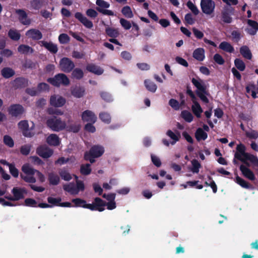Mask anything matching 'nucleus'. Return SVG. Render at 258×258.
Wrapping results in <instances>:
<instances>
[{"instance_id": "1", "label": "nucleus", "mask_w": 258, "mask_h": 258, "mask_svg": "<svg viewBox=\"0 0 258 258\" xmlns=\"http://www.w3.org/2000/svg\"><path fill=\"white\" fill-rule=\"evenodd\" d=\"M191 83L197 88L195 91L196 95L200 98V99L205 103H208L209 100L207 97V95L209 94L207 90V87L203 80L199 78L197 80L194 78L191 79Z\"/></svg>"}, {"instance_id": "2", "label": "nucleus", "mask_w": 258, "mask_h": 258, "mask_svg": "<svg viewBox=\"0 0 258 258\" xmlns=\"http://www.w3.org/2000/svg\"><path fill=\"white\" fill-rule=\"evenodd\" d=\"M104 152V148L100 145L93 146L89 151H86L84 153V159L86 161H89L91 164L95 162V158L100 157Z\"/></svg>"}, {"instance_id": "3", "label": "nucleus", "mask_w": 258, "mask_h": 258, "mask_svg": "<svg viewBox=\"0 0 258 258\" xmlns=\"http://www.w3.org/2000/svg\"><path fill=\"white\" fill-rule=\"evenodd\" d=\"M186 93L190 97L191 100L193 103L191 106V110L193 113L197 118H200L201 117V113L203 112V110L197 101L198 99L197 97L191 90V87L189 85H187L186 87Z\"/></svg>"}, {"instance_id": "4", "label": "nucleus", "mask_w": 258, "mask_h": 258, "mask_svg": "<svg viewBox=\"0 0 258 258\" xmlns=\"http://www.w3.org/2000/svg\"><path fill=\"white\" fill-rule=\"evenodd\" d=\"M47 81L56 87H59L61 85L68 86L70 84V79L66 74L63 73H59L52 78H48Z\"/></svg>"}, {"instance_id": "5", "label": "nucleus", "mask_w": 258, "mask_h": 258, "mask_svg": "<svg viewBox=\"0 0 258 258\" xmlns=\"http://www.w3.org/2000/svg\"><path fill=\"white\" fill-rule=\"evenodd\" d=\"M47 126L54 132H59L64 130L66 127V123L61 120L60 118L53 116L46 120Z\"/></svg>"}, {"instance_id": "6", "label": "nucleus", "mask_w": 258, "mask_h": 258, "mask_svg": "<svg viewBox=\"0 0 258 258\" xmlns=\"http://www.w3.org/2000/svg\"><path fill=\"white\" fill-rule=\"evenodd\" d=\"M95 202V211H98L99 212H102L105 210V206H107V209L109 210L114 209L116 206L115 201L108 202V203L105 202L101 198L97 197L94 199Z\"/></svg>"}, {"instance_id": "7", "label": "nucleus", "mask_w": 258, "mask_h": 258, "mask_svg": "<svg viewBox=\"0 0 258 258\" xmlns=\"http://www.w3.org/2000/svg\"><path fill=\"white\" fill-rule=\"evenodd\" d=\"M234 8L229 6H224L221 11V21L224 23H231L232 22V15H234Z\"/></svg>"}, {"instance_id": "8", "label": "nucleus", "mask_w": 258, "mask_h": 258, "mask_svg": "<svg viewBox=\"0 0 258 258\" xmlns=\"http://www.w3.org/2000/svg\"><path fill=\"white\" fill-rule=\"evenodd\" d=\"M75 67L74 62L68 57H64L61 58L59 61V68L64 73H71Z\"/></svg>"}, {"instance_id": "9", "label": "nucleus", "mask_w": 258, "mask_h": 258, "mask_svg": "<svg viewBox=\"0 0 258 258\" xmlns=\"http://www.w3.org/2000/svg\"><path fill=\"white\" fill-rule=\"evenodd\" d=\"M96 4L97 5L96 10L99 13L104 15L114 16V14L113 11L107 10L110 7V4L108 2L104 0H96Z\"/></svg>"}, {"instance_id": "10", "label": "nucleus", "mask_w": 258, "mask_h": 258, "mask_svg": "<svg viewBox=\"0 0 258 258\" xmlns=\"http://www.w3.org/2000/svg\"><path fill=\"white\" fill-rule=\"evenodd\" d=\"M8 111L12 116L17 117L24 113L25 109L22 105L19 104H14L10 106Z\"/></svg>"}, {"instance_id": "11", "label": "nucleus", "mask_w": 258, "mask_h": 258, "mask_svg": "<svg viewBox=\"0 0 258 258\" xmlns=\"http://www.w3.org/2000/svg\"><path fill=\"white\" fill-rule=\"evenodd\" d=\"M201 7L204 13L209 15L214 12L215 4L212 0H201Z\"/></svg>"}, {"instance_id": "12", "label": "nucleus", "mask_w": 258, "mask_h": 258, "mask_svg": "<svg viewBox=\"0 0 258 258\" xmlns=\"http://www.w3.org/2000/svg\"><path fill=\"white\" fill-rule=\"evenodd\" d=\"M72 202L75 204L76 207H82L88 209L91 211H95V202L91 204H87L86 201L80 198H76L72 200Z\"/></svg>"}, {"instance_id": "13", "label": "nucleus", "mask_w": 258, "mask_h": 258, "mask_svg": "<svg viewBox=\"0 0 258 258\" xmlns=\"http://www.w3.org/2000/svg\"><path fill=\"white\" fill-rule=\"evenodd\" d=\"M36 153L42 158L46 159L52 155L53 151L46 146H40L36 149Z\"/></svg>"}, {"instance_id": "14", "label": "nucleus", "mask_w": 258, "mask_h": 258, "mask_svg": "<svg viewBox=\"0 0 258 258\" xmlns=\"http://www.w3.org/2000/svg\"><path fill=\"white\" fill-rule=\"evenodd\" d=\"M16 13L18 16V19L20 22L24 25H29L31 24V21L28 18L26 12L23 9H17Z\"/></svg>"}, {"instance_id": "15", "label": "nucleus", "mask_w": 258, "mask_h": 258, "mask_svg": "<svg viewBox=\"0 0 258 258\" xmlns=\"http://www.w3.org/2000/svg\"><path fill=\"white\" fill-rule=\"evenodd\" d=\"M75 17L86 28L91 29L93 27L92 22L84 16L81 12H76L75 14Z\"/></svg>"}, {"instance_id": "16", "label": "nucleus", "mask_w": 258, "mask_h": 258, "mask_svg": "<svg viewBox=\"0 0 258 258\" xmlns=\"http://www.w3.org/2000/svg\"><path fill=\"white\" fill-rule=\"evenodd\" d=\"M18 127L22 131L24 136L27 138H31L33 136V134L29 131V124L26 120L20 121L18 124Z\"/></svg>"}, {"instance_id": "17", "label": "nucleus", "mask_w": 258, "mask_h": 258, "mask_svg": "<svg viewBox=\"0 0 258 258\" xmlns=\"http://www.w3.org/2000/svg\"><path fill=\"white\" fill-rule=\"evenodd\" d=\"M97 116L95 113L91 110H86L82 114V119L83 121L94 123L97 120Z\"/></svg>"}, {"instance_id": "18", "label": "nucleus", "mask_w": 258, "mask_h": 258, "mask_svg": "<svg viewBox=\"0 0 258 258\" xmlns=\"http://www.w3.org/2000/svg\"><path fill=\"white\" fill-rule=\"evenodd\" d=\"M66 102V100L62 96H57L55 95H52L50 98V105L55 107L63 106Z\"/></svg>"}, {"instance_id": "19", "label": "nucleus", "mask_w": 258, "mask_h": 258, "mask_svg": "<svg viewBox=\"0 0 258 258\" xmlns=\"http://www.w3.org/2000/svg\"><path fill=\"white\" fill-rule=\"evenodd\" d=\"M26 35L33 40H39L42 39V34L38 29H30L26 32Z\"/></svg>"}, {"instance_id": "20", "label": "nucleus", "mask_w": 258, "mask_h": 258, "mask_svg": "<svg viewBox=\"0 0 258 258\" xmlns=\"http://www.w3.org/2000/svg\"><path fill=\"white\" fill-rule=\"evenodd\" d=\"M242 175L247 179L253 181L255 179V176L253 172L248 167L244 165H241L239 167Z\"/></svg>"}, {"instance_id": "21", "label": "nucleus", "mask_w": 258, "mask_h": 258, "mask_svg": "<svg viewBox=\"0 0 258 258\" xmlns=\"http://www.w3.org/2000/svg\"><path fill=\"white\" fill-rule=\"evenodd\" d=\"M71 94L75 98L83 97L85 94V89L83 86H75L71 89Z\"/></svg>"}, {"instance_id": "22", "label": "nucleus", "mask_w": 258, "mask_h": 258, "mask_svg": "<svg viewBox=\"0 0 258 258\" xmlns=\"http://www.w3.org/2000/svg\"><path fill=\"white\" fill-rule=\"evenodd\" d=\"M26 192L24 188L14 187L12 190L15 201H18L24 198V194Z\"/></svg>"}, {"instance_id": "23", "label": "nucleus", "mask_w": 258, "mask_h": 258, "mask_svg": "<svg viewBox=\"0 0 258 258\" xmlns=\"http://www.w3.org/2000/svg\"><path fill=\"white\" fill-rule=\"evenodd\" d=\"M28 85V80L23 77H18L14 80V86L16 89H21Z\"/></svg>"}, {"instance_id": "24", "label": "nucleus", "mask_w": 258, "mask_h": 258, "mask_svg": "<svg viewBox=\"0 0 258 258\" xmlns=\"http://www.w3.org/2000/svg\"><path fill=\"white\" fill-rule=\"evenodd\" d=\"M41 45L44 47L51 53L55 54L58 51V47L56 44L53 43L51 42H47L45 41H40Z\"/></svg>"}, {"instance_id": "25", "label": "nucleus", "mask_w": 258, "mask_h": 258, "mask_svg": "<svg viewBox=\"0 0 258 258\" xmlns=\"http://www.w3.org/2000/svg\"><path fill=\"white\" fill-rule=\"evenodd\" d=\"M86 70L88 72L97 75L102 74L104 71L102 68L94 63L88 64L86 66Z\"/></svg>"}, {"instance_id": "26", "label": "nucleus", "mask_w": 258, "mask_h": 258, "mask_svg": "<svg viewBox=\"0 0 258 258\" xmlns=\"http://www.w3.org/2000/svg\"><path fill=\"white\" fill-rule=\"evenodd\" d=\"M193 57L196 60L202 61L205 58V50L203 48H198L196 49L192 53Z\"/></svg>"}, {"instance_id": "27", "label": "nucleus", "mask_w": 258, "mask_h": 258, "mask_svg": "<svg viewBox=\"0 0 258 258\" xmlns=\"http://www.w3.org/2000/svg\"><path fill=\"white\" fill-rule=\"evenodd\" d=\"M47 144L50 146H57L60 144L59 139L56 134H51L46 139Z\"/></svg>"}, {"instance_id": "28", "label": "nucleus", "mask_w": 258, "mask_h": 258, "mask_svg": "<svg viewBox=\"0 0 258 258\" xmlns=\"http://www.w3.org/2000/svg\"><path fill=\"white\" fill-rule=\"evenodd\" d=\"M48 180L50 185H56L60 182L59 176L54 172H50L48 175Z\"/></svg>"}, {"instance_id": "29", "label": "nucleus", "mask_w": 258, "mask_h": 258, "mask_svg": "<svg viewBox=\"0 0 258 258\" xmlns=\"http://www.w3.org/2000/svg\"><path fill=\"white\" fill-rule=\"evenodd\" d=\"M105 33L107 36L111 38H117L120 34L118 29L109 26L105 28Z\"/></svg>"}, {"instance_id": "30", "label": "nucleus", "mask_w": 258, "mask_h": 258, "mask_svg": "<svg viewBox=\"0 0 258 258\" xmlns=\"http://www.w3.org/2000/svg\"><path fill=\"white\" fill-rule=\"evenodd\" d=\"M240 54L243 56V57L247 59H251L252 58V53L246 45H243L240 48L239 50Z\"/></svg>"}, {"instance_id": "31", "label": "nucleus", "mask_w": 258, "mask_h": 258, "mask_svg": "<svg viewBox=\"0 0 258 258\" xmlns=\"http://www.w3.org/2000/svg\"><path fill=\"white\" fill-rule=\"evenodd\" d=\"M235 181L238 184L240 185L242 187L246 188V189H251L252 188V185L249 183L245 181L243 178L240 177L239 176L237 175L235 177Z\"/></svg>"}, {"instance_id": "32", "label": "nucleus", "mask_w": 258, "mask_h": 258, "mask_svg": "<svg viewBox=\"0 0 258 258\" xmlns=\"http://www.w3.org/2000/svg\"><path fill=\"white\" fill-rule=\"evenodd\" d=\"M15 74V71L9 67L4 68L1 70V75L5 79H9L13 77Z\"/></svg>"}, {"instance_id": "33", "label": "nucleus", "mask_w": 258, "mask_h": 258, "mask_svg": "<svg viewBox=\"0 0 258 258\" xmlns=\"http://www.w3.org/2000/svg\"><path fill=\"white\" fill-rule=\"evenodd\" d=\"M8 37L14 41H18L21 37V34L15 29H10L8 33Z\"/></svg>"}, {"instance_id": "34", "label": "nucleus", "mask_w": 258, "mask_h": 258, "mask_svg": "<svg viewBox=\"0 0 258 258\" xmlns=\"http://www.w3.org/2000/svg\"><path fill=\"white\" fill-rule=\"evenodd\" d=\"M58 173L61 178L65 181H70L72 178L71 174L66 168L60 169Z\"/></svg>"}, {"instance_id": "35", "label": "nucleus", "mask_w": 258, "mask_h": 258, "mask_svg": "<svg viewBox=\"0 0 258 258\" xmlns=\"http://www.w3.org/2000/svg\"><path fill=\"white\" fill-rule=\"evenodd\" d=\"M195 137L198 141H205L208 137L207 134L201 128H198L195 133Z\"/></svg>"}, {"instance_id": "36", "label": "nucleus", "mask_w": 258, "mask_h": 258, "mask_svg": "<svg viewBox=\"0 0 258 258\" xmlns=\"http://www.w3.org/2000/svg\"><path fill=\"white\" fill-rule=\"evenodd\" d=\"M219 47L220 49L229 53H232L234 51V47L226 41L222 42L220 44Z\"/></svg>"}, {"instance_id": "37", "label": "nucleus", "mask_w": 258, "mask_h": 258, "mask_svg": "<svg viewBox=\"0 0 258 258\" xmlns=\"http://www.w3.org/2000/svg\"><path fill=\"white\" fill-rule=\"evenodd\" d=\"M72 77L77 80H81L84 77V72L80 68L74 69L72 71Z\"/></svg>"}, {"instance_id": "38", "label": "nucleus", "mask_w": 258, "mask_h": 258, "mask_svg": "<svg viewBox=\"0 0 258 258\" xmlns=\"http://www.w3.org/2000/svg\"><path fill=\"white\" fill-rule=\"evenodd\" d=\"M22 170L28 175H34L37 171V170L32 168L28 164H24L22 167Z\"/></svg>"}, {"instance_id": "39", "label": "nucleus", "mask_w": 258, "mask_h": 258, "mask_svg": "<svg viewBox=\"0 0 258 258\" xmlns=\"http://www.w3.org/2000/svg\"><path fill=\"white\" fill-rule=\"evenodd\" d=\"M18 51L22 54H28L29 52L33 53L34 50L29 45L21 44L18 47Z\"/></svg>"}, {"instance_id": "40", "label": "nucleus", "mask_w": 258, "mask_h": 258, "mask_svg": "<svg viewBox=\"0 0 258 258\" xmlns=\"http://www.w3.org/2000/svg\"><path fill=\"white\" fill-rule=\"evenodd\" d=\"M144 84L146 89L153 93L156 92L157 87V85L152 81L149 80H146L144 81Z\"/></svg>"}, {"instance_id": "41", "label": "nucleus", "mask_w": 258, "mask_h": 258, "mask_svg": "<svg viewBox=\"0 0 258 258\" xmlns=\"http://www.w3.org/2000/svg\"><path fill=\"white\" fill-rule=\"evenodd\" d=\"M249 156V154L246 152L242 155H240L239 153H235L234 158L248 166L249 164L247 161L248 159Z\"/></svg>"}, {"instance_id": "42", "label": "nucleus", "mask_w": 258, "mask_h": 258, "mask_svg": "<svg viewBox=\"0 0 258 258\" xmlns=\"http://www.w3.org/2000/svg\"><path fill=\"white\" fill-rule=\"evenodd\" d=\"M63 188L64 190L70 193L71 195H76V186L73 182H70L69 184L63 185Z\"/></svg>"}, {"instance_id": "43", "label": "nucleus", "mask_w": 258, "mask_h": 258, "mask_svg": "<svg viewBox=\"0 0 258 258\" xmlns=\"http://www.w3.org/2000/svg\"><path fill=\"white\" fill-rule=\"evenodd\" d=\"M181 117L186 122H191L193 120V115L188 111L184 110L181 112Z\"/></svg>"}, {"instance_id": "44", "label": "nucleus", "mask_w": 258, "mask_h": 258, "mask_svg": "<svg viewBox=\"0 0 258 258\" xmlns=\"http://www.w3.org/2000/svg\"><path fill=\"white\" fill-rule=\"evenodd\" d=\"M166 135L173 140V141L171 142V144L172 145L174 144L176 142L178 141L180 138V134L178 132L176 135L174 134L171 130H169L167 131Z\"/></svg>"}, {"instance_id": "45", "label": "nucleus", "mask_w": 258, "mask_h": 258, "mask_svg": "<svg viewBox=\"0 0 258 258\" xmlns=\"http://www.w3.org/2000/svg\"><path fill=\"white\" fill-rule=\"evenodd\" d=\"M80 172L84 175H88L91 172V165L89 163L82 164L80 167Z\"/></svg>"}, {"instance_id": "46", "label": "nucleus", "mask_w": 258, "mask_h": 258, "mask_svg": "<svg viewBox=\"0 0 258 258\" xmlns=\"http://www.w3.org/2000/svg\"><path fill=\"white\" fill-rule=\"evenodd\" d=\"M123 15L127 18H132L134 16L133 12L130 6L123 7L121 11Z\"/></svg>"}, {"instance_id": "47", "label": "nucleus", "mask_w": 258, "mask_h": 258, "mask_svg": "<svg viewBox=\"0 0 258 258\" xmlns=\"http://www.w3.org/2000/svg\"><path fill=\"white\" fill-rule=\"evenodd\" d=\"M7 165L9 166L10 173L15 178H17L19 176V170L15 167V165L12 163H7Z\"/></svg>"}, {"instance_id": "48", "label": "nucleus", "mask_w": 258, "mask_h": 258, "mask_svg": "<svg viewBox=\"0 0 258 258\" xmlns=\"http://www.w3.org/2000/svg\"><path fill=\"white\" fill-rule=\"evenodd\" d=\"M99 118L104 123L109 124L111 122V116L107 112H102L99 113Z\"/></svg>"}, {"instance_id": "49", "label": "nucleus", "mask_w": 258, "mask_h": 258, "mask_svg": "<svg viewBox=\"0 0 258 258\" xmlns=\"http://www.w3.org/2000/svg\"><path fill=\"white\" fill-rule=\"evenodd\" d=\"M234 64L236 68L240 71L242 72L245 69V63L240 58H236L234 60Z\"/></svg>"}, {"instance_id": "50", "label": "nucleus", "mask_w": 258, "mask_h": 258, "mask_svg": "<svg viewBox=\"0 0 258 258\" xmlns=\"http://www.w3.org/2000/svg\"><path fill=\"white\" fill-rule=\"evenodd\" d=\"M101 98L107 102H110L113 101L112 95L107 92L101 91L100 93Z\"/></svg>"}, {"instance_id": "51", "label": "nucleus", "mask_w": 258, "mask_h": 258, "mask_svg": "<svg viewBox=\"0 0 258 258\" xmlns=\"http://www.w3.org/2000/svg\"><path fill=\"white\" fill-rule=\"evenodd\" d=\"M192 168L191 170L193 173H198L199 172V169L201 167L200 163L197 159H193L191 161Z\"/></svg>"}, {"instance_id": "52", "label": "nucleus", "mask_w": 258, "mask_h": 258, "mask_svg": "<svg viewBox=\"0 0 258 258\" xmlns=\"http://www.w3.org/2000/svg\"><path fill=\"white\" fill-rule=\"evenodd\" d=\"M37 89L38 93L42 92L48 91L49 86L46 83H40L37 85Z\"/></svg>"}, {"instance_id": "53", "label": "nucleus", "mask_w": 258, "mask_h": 258, "mask_svg": "<svg viewBox=\"0 0 258 258\" xmlns=\"http://www.w3.org/2000/svg\"><path fill=\"white\" fill-rule=\"evenodd\" d=\"M58 40L60 44H67L69 42L70 40V38L68 35V34L65 33H62L59 35Z\"/></svg>"}, {"instance_id": "54", "label": "nucleus", "mask_w": 258, "mask_h": 258, "mask_svg": "<svg viewBox=\"0 0 258 258\" xmlns=\"http://www.w3.org/2000/svg\"><path fill=\"white\" fill-rule=\"evenodd\" d=\"M4 143L10 148H12L14 146V142L13 139L9 135L4 136Z\"/></svg>"}, {"instance_id": "55", "label": "nucleus", "mask_w": 258, "mask_h": 258, "mask_svg": "<svg viewBox=\"0 0 258 258\" xmlns=\"http://www.w3.org/2000/svg\"><path fill=\"white\" fill-rule=\"evenodd\" d=\"M31 149V146L30 145H25L22 146L20 148L21 153L25 156H27L29 154Z\"/></svg>"}, {"instance_id": "56", "label": "nucleus", "mask_w": 258, "mask_h": 258, "mask_svg": "<svg viewBox=\"0 0 258 258\" xmlns=\"http://www.w3.org/2000/svg\"><path fill=\"white\" fill-rule=\"evenodd\" d=\"M47 201L48 203L54 206H59L61 199L60 198H54L51 197L47 198Z\"/></svg>"}, {"instance_id": "57", "label": "nucleus", "mask_w": 258, "mask_h": 258, "mask_svg": "<svg viewBox=\"0 0 258 258\" xmlns=\"http://www.w3.org/2000/svg\"><path fill=\"white\" fill-rule=\"evenodd\" d=\"M119 22L121 26L125 30H129L132 27L130 22L125 19L120 18Z\"/></svg>"}, {"instance_id": "58", "label": "nucleus", "mask_w": 258, "mask_h": 258, "mask_svg": "<svg viewBox=\"0 0 258 258\" xmlns=\"http://www.w3.org/2000/svg\"><path fill=\"white\" fill-rule=\"evenodd\" d=\"M186 6L195 15H197L199 14V11L198 9L191 1H188L186 4Z\"/></svg>"}, {"instance_id": "59", "label": "nucleus", "mask_w": 258, "mask_h": 258, "mask_svg": "<svg viewBox=\"0 0 258 258\" xmlns=\"http://www.w3.org/2000/svg\"><path fill=\"white\" fill-rule=\"evenodd\" d=\"M25 205L27 207H36L37 202L36 201L32 198H27L25 200Z\"/></svg>"}, {"instance_id": "60", "label": "nucleus", "mask_w": 258, "mask_h": 258, "mask_svg": "<svg viewBox=\"0 0 258 258\" xmlns=\"http://www.w3.org/2000/svg\"><path fill=\"white\" fill-rule=\"evenodd\" d=\"M76 189V194H78L80 191H84V190L85 185H84V183L83 181L77 180Z\"/></svg>"}, {"instance_id": "61", "label": "nucleus", "mask_w": 258, "mask_h": 258, "mask_svg": "<svg viewBox=\"0 0 258 258\" xmlns=\"http://www.w3.org/2000/svg\"><path fill=\"white\" fill-rule=\"evenodd\" d=\"M169 105L174 110H178L179 109V102L174 99H171L169 101Z\"/></svg>"}, {"instance_id": "62", "label": "nucleus", "mask_w": 258, "mask_h": 258, "mask_svg": "<svg viewBox=\"0 0 258 258\" xmlns=\"http://www.w3.org/2000/svg\"><path fill=\"white\" fill-rule=\"evenodd\" d=\"M30 4L32 8L36 10H38L42 6V3L40 0H33L31 1Z\"/></svg>"}, {"instance_id": "63", "label": "nucleus", "mask_w": 258, "mask_h": 258, "mask_svg": "<svg viewBox=\"0 0 258 258\" xmlns=\"http://www.w3.org/2000/svg\"><path fill=\"white\" fill-rule=\"evenodd\" d=\"M25 92L31 96H35L39 94L37 88L34 87L26 88Z\"/></svg>"}, {"instance_id": "64", "label": "nucleus", "mask_w": 258, "mask_h": 258, "mask_svg": "<svg viewBox=\"0 0 258 258\" xmlns=\"http://www.w3.org/2000/svg\"><path fill=\"white\" fill-rule=\"evenodd\" d=\"M213 59L218 64L222 65L224 63L225 60L224 58L218 53H216L214 55Z\"/></svg>"}]
</instances>
